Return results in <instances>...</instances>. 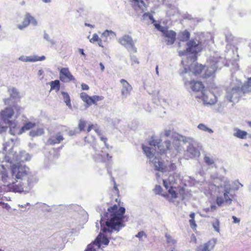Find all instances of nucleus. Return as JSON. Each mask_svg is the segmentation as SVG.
Returning <instances> with one entry per match:
<instances>
[{
	"instance_id": "1",
	"label": "nucleus",
	"mask_w": 251,
	"mask_h": 251,
	"mask_svg": "<svg viewBox=\"0 0 251 251\" xmlns=\"http://www.w3.org/2000/svg\"><path fill=\"white\" fill-rule=\"evenodd\" d=\"M125 213L126 209L120 206L119 202L108 207L105 215L106 221L101 220L100 222L101 230L103 232H111L113 230L119 231L125 226Z\"/></svg>"
},
{
	"instance_id": "2",
	"label": "nucleus",
	"mask_w": 251,
	"mask_h": 251,
	"mask_svg": "<svg viewBox=\"0 0 251 251\" xmlns=\"http://www.w3.org/2000/svg\"><path fill=\"white\" fill-rule=\"evenodd\" d=\"M176 183V180L173 175L169 176L167 179L163 180V186L167 190V192L164 193L163 197L170 202H173L177 198L184 200L185 198V189L181 186H174Z\"/></svg>"
},
{
	"instance_id": "3",
	"label": "nucleus",
	"mask_w": 251,
	"mask_h": 251,
	"mask_svg": "<svg viewBox=\"0 0 251 251\" xmlns=\"http://www.w3.org/2000/svg\"><path fill=\"white\" fill-rule=\"evenodd\" d=\"M23 110V108L17 104H14L11 106L6 107L0 112L1 119L4 123L8 125L10 128V132L12 134L15 135V129L17 125L15 121L10 120L15 114L16 117L19 116Z\"/></svg>"
},
{
	"instance_id": "4",
	"label": "nucleus",
	"mask_w": 251,
	"mask_h": 251,
	"mask_svg": "<svg viewBox=\"0 0 251 251\" xmlns=\"http://www.w3.org/2000/svg\"><path fill=\"white\" fill-rule=\"evenodd\" d=\"M241 92H242V90L239 85H235L231 83L226 89V98L229 102L238 101Z\"/></svg>"
},
{
	"instance_id": "5",
	"label": "nucleus",
	"mask_w": 251,
	"mask_h": 251,
	"mask_svg": "<svg viewBox=\"0 0 251 251\" xmlns=\"http://www.w3.org/2000/svg\"><path fill=\"white\" fill-rule=\"evenodd\" d=\"M201 50L202 47L201 43L199 41L191 39L187 42V48L185 52L196 55Z\"/></svg>"
},
{
	"instance_id": "6",
	"label": "nucleus",
	"mask_w": 251,
	"mask_h": 251,
	"mask_svg": "<svg viewBox=\"0 0 251 251\" xmlns=\"http://www.w3.org/2000/svg\"><path fill=\"white\" fill-rule=\"evenodd\" d=\"M184 85L189 86L191 90L194 92H200L201 94L205 91V87L204 84L201 81L191 80L186 81Z\"/></svg>"
},
{
	"instance_id": "7",
	"label": "nucleus",
	"mask_w": 251,
	"mask_h": 251,
	"mask_svg": "<svg viewBox=\"0 0 251 251\" xmlns=\"http://www.w3.org/2000/svg\"><path fill=\"white\" fill-rule=\"evenodd\" d=\"M196 98L201 99L205 105H213L217 101L216 96L211 92L205 93V92H203L201 96H197Z\"/></svg>"
},
{
	"instance_id": "8",
	"label": "nucleus",
	"mask_w": 251,
	"mask_h": 251,
	"mask_svg": "<svg viewBox=\"0 0 251 251\" xmlns=\"http://www.w3.org/2000/svg\"><path fill=\"white\" fill-rule=\"evenodd\" d=\"M12 176L17 179H22L27 175L26 169L25 166L14 164L11 167Z\"/></svg>"
},
{
	"instance_id": "9",
	"label": "nucleus",
	"mask_w": 251,
	"mask_h": 251,
	"mask_svg": "<svg viewBox=\"0 0 251 251\" xmlns=\"http://www.w3.org/2000/svg\"><path fill=\"white\" fill-rule=\"evenodd\" d=\"M162 36L167 45H173L176 39V33L173 30H169L168 27L162 34Z\"/></svg>"
},
{
	"instance_id": "10",
	"label": "nucleus",
	"mask_w": 251,
	"mask_h": 251,
	"mask_svg": "<svg viewBox=\"0 0 251 251\" xmlns=\"http://www.w3.org/2000/svg\"><path fill=\"white\" fill-rule=\"evenodd\" d=\"M59 79L63 82L75 81V79L68 68H62L59 73Z\"/></svg>"
},
{
	"instance_id": "11",
	"label": "nucleus",
	"mask_w": 251,
	"mask_h": 251,
	"mask_svg": "<svg viewBox=\"0 0 251 251\" xmlns=\"http://www.w3.org/2000/svg\"><path fill=\"white\" fill-rule=\"evenodd\" d=\"M230 188H226L224 190L223 196H218L216 198V202L219 206H222L225 202L231 203L232 201L231 198H230Z\"/></svg>"
},
{
	"instance_id": "12",
	"label": "nucleus",
	"mask_w": 251,
	"mask_h": 251,
	"mask_svg": "<svg viewBox=\"0 0 251 251\" xmlns=\"http://www.w3.org/2000/svg\"><path fill=\"white\" fill-rule=\"evenodd\" d=\"M119 42L123 46H125L128 50L136 51V49L134 46V42L132 38L127 35H125L120 38Z\"/></svg>"
},
{
	"instance_id": "13",
	"label": "nucleus",
	"mask_w": 251,
	"mask_h": 251,
	"mask_svg": "<svg viewBox=\"0 0 251 251\" xmlns=\"http://www.w3.org/2000/svg\"><path fill=\"white\" fill-rule=\"evenodd\" d=\"M200 155V152L197 148L194 147L192 145H190L184 154L185 158L186 159H189L191 158H194L196 156H199Z\"/></svg>"
},
{
	"instance_id": "14",
	"label": "nucleus",
	"mask_w": 251,
	"mask_h": 251,
	"mask_svg": "<svg viewBox=\"0 0 251 251\" xmlns=\"http://www.w3.org/2000/svg\"><path fill=\"white\" fill-rule=\"evenodd\" d=\"M112 157L109 153L102 152L94 155L93 159L95 162L108 163L111 160Z\"/></svg>"
},
{
	"instance_id": "15",
	"label": "nucleus",
	"mask_w": 251,
	"mask_h": 251,
	"mask_svg": "<svg viewBox=\"0 0 251 251\" xmlns=\"http://www.w3.org/2000/svg\"><path fill=\"white\" fill-rule=\"evenodd\" d=\"M30 23L32 24L33 25H36L37 22L29 13H27L25 14V18L22 22V24L18 25V27L19 29L22 30L24 28L27 27Z\"/></svg>"
},
{
	"instance_id": "16",
	"label": "nucleus",
	"mask_w": 251,
	"mask_h": 251,
	"mask_svg": "<svg viewBox=\"0 0 251 251\" xmlns=\"http://www.w3.org/2000/svg\"><path fill=\"white\" fill-rule=\"evenodd\" d=\"M120 82L122 85L123 88L121 90L122 95L125 97H126L130 93L132 90V87L129 83L124 79L120 80Z\"/></svg>"
},
{
	"instance_id": "17",
	"label": "nucleus",
	"mask_w": 251,
	"mask_h": 251,
	"mask_svg": "<svg viewBox=\"0 0 251 251\" xmlns=\"http://www.w3.org/2000/svg\"><path fill=\"white\" fill-rule=\"evenodd\" d=\"M21 188L20 186L16 185L15 183H12L7 184V185H3V188L0 187V193L3 190L4 191H13L19 192L20 191Z\"/></svg>"
},
{
	"instance_id": "18",
	"label": "nucleus",
	"mask_w": 251,
	"mask_h": 251,
	"mask_svg": "<svg viewBox=\"0 0 251 251\" xmlns=\"http://www.w3.org/2000/svg\"><path fill=\"white\" fill-rule=\"evenodd\" d=\"M205 66L196 63L191 64L189 67V70L195 75L201 74L204 70Z\"/></svg>"
},
{
	"instance_id": "19",
	"label": "nucleus",
	"mask_w": 251,
	"mask_h": 251,
	"mask_svg": "<svg viewBox=\"0 0 251 251\" xmlns=\"http://www.w3.org/2000/svg\"><path fill=\"white\" fill-rule=\"evenodd\" d=\"M165 143L166 145L167 148H166V149H164V150H162L161 149H160L161 147V145H159V143H158L157 142V141H156L155 140H151L149 142V145L151 147H154V150L156 149V147L157 146L158 147V148L159 149L160 153L161 154H162V153H165L166 151L167 150L169 149V146L170 145L171 142L170 141L168 140V141H165Z\"/></svg>"
},
{
	"instance_id": "20",
	"label": "nucleus",
	"mask_w": 251,
	"mask_h": 251,
	"mask_svg": "<svg viewBox=\"0 0 251 251\" xmlns=\"http://www.w3.org/2000/svg\"><path fill=\"white\" fill-rule=\"evenodd\" d=\"M217 68L218 66H217L215 64L211 65V66L208 67L206 70L205 71V72L202 75V77L206 78L213 76L216 71Z\"/></svg>"
},
{
	"instance_id": "21",
	"label": "nucleus",
	"mask_w": 251,
	"mask_h": 251,
	"mask_svg": "<svg viewBox=\"0 0 251 251\" xmlns=\"http://www.w3.org/2000/svg\"><path fill=\"white\" fill-rule=\"evenodd\" d=\"M64 140V138L60 133L55 136H52L49 138L47 141L48 144L50 145H54L56 144H59Z\"/></svg>"
},
{
	"instance_id": "22",
	"label": "nucleus",
	"mask_w": 251,
	"mask_h": 251,
	"mask_svg": "<svg viewBox=\"0 0 251 251\" xmlns=\"http://www.w3.org/2000/svg\"><path fill=\"white\" fill-rule=\"evenodd\" d=\"M96 242V245H98L99 247H100L101 244L107 245L109 242V241L105 235L100 233L96 239L95 241H94V243Z\"/></svg>"
},
{
	"instance_id": "23",
	"label": "nucleus",
	"mask_w": 251,
	"mask_h": 251,
	"mask_svg": "<svg viewBox=\"0 0 251 251\" xmlns=\"http://www.w3.org/2000/svg\"><path fill=\"white\" fill-rule=\"evenodd\" d=\"M80 98L85 103L86 106L89 107L92 104V97L89 96L86 93L82 92L80 94Z\"/></svg>"
},
{
	"instance_id": "24",
	"label": "nucleus",
	"mask_w": 251,
	"mask_h": 251,
	"mask_svg": "<svg viewBox=\"0 0 251 251\" xmlns=\"http://www.w3.org/2000/svg\"><path fill=\"white\" fill-rule=\"evenodd\" d=\"M36 126V124L31 122H27L24 124V126L21 127L20 130L17 133L18 134H21L26 130H29L34 128Z\"/></svg>"
},
{
	"instance_id": "25",
	"label": "nucleus",
	"mask_w": 251,
	"mask_h": 251,
	"mask_svg": "<svg viewBox=\"0 0 251 251\" xmlns=\"http://www.w3.org/2000/svg\"><path fill=\"white\" fill-rule=\"evenodd\" d=\"M213 248L214 245L210 241H208L203 246H199L197 249V251H210Z\"/></svg>"
},
{
	"instance_id": "26",
	"label": "nucleus",
	"mask_w": 251,
	"mask_h": 251,
	"mask_svg": "<svg viewBox=\"0 0 251 251\" xmlns=\"http://www.w3.org/2000/svg\"><path fill=\"white\" fill-rule=\"evenodd\" d=\"M243 93L251 91V77L249 78L248 80L241 87Z\"/></svg>"
},
{
	"instance_id": "27",
	"label": "nucleus",
	"mask_w": 251,
	"mask_h": 251,
	"mask_svg": "<svg viewBox=\"0 0 251 251\" xmlns=\"http://www.w3.org/2000/svg\"><path fill=\"white\" fill-rule=\"evenodd\" d=\"M179 40L182 42L187 41L190 37V34L189 31L185 30L179 33Z\"/></svg>"
},
{
	"instance_id": "28",
	"label": "nucleus",
	"mask_w": 251,
	"mask_h": 251,
	"mask_svg": "<svg viewBox=\"0 0 251 251\" xmlns=\"http://www.w3.org/2000/svg\"><path fill=\"white\" fill-rule=\"evenodd\" d=\"M50 86V91L55 90L56 92H58L60 88V83L59 80H55L51 81L49 83Z\"/></svg>"
},
{
	"instance_id": "29",
	"label": "nucleus",
	"mask_w": 251,
	"mask_h": 251,
	"mask_svg": "<svg viewBox=\"0 0 251 251\" xmlns=\"http://www.w3.org/2000/svg\"><path fill=\"white\" fill-rule=\"evenodd\" d=\"M154 165L155 170L157 171L163 172L166 170V167L164 165L163 162L160 160H158L157 162L155 161Z\"/></svg>"
},
{
	"instance_id": "30",
	"label": "nucleus",
	"mask_w": 251,
	"mask_h": 251,
	"mask_svg": "<svg viewBox=\"0 0 251 251\" xmlns=\"http://www.w3.org/2000/svg\"><path fill=\"white\" fill-rule=\"evenodd\" d=\"M134 2V6L135 7L139 8L140 9L144 10L147 7V4L145 3L143 0H132Z\"/></svg>"
},
{
	"instance_id": "31",
	"label": "nucleus",
	"mask_w": 251,
	"mask_h": 251,
	"mask_svg": "<svg viewBox=\"0 0 251 251\" xmlns=\"http://www.w3.org/2000/svg\"><path fill=\"white\" fill-rule=\"evenodd\" d=\"M247 134L246 131L236 129V132L234 133V136L240 139H245Z\"/></svg>"
},
{
	"instance_id": "32",
	"label": "nucleus",
	"mask_w": 251,
	"mask_h": 251,
	"mask_svg": "<svg viewBox=\"0 0 251 251\" xmlns=\"http://www.w3.org/2000/svg\"><path fill=\"white\" fill-rule=\"evenodd\" d=\"M44 133V130L43 128H38L36 130H32L30 131L29 134L32 137L39 136Z\"/></svg>"
},
{
	"instance_id": "33",
	"label": "nucleus",
	"mask_w": 251,
	"mask_h": 251,
	"mask_svg": "<svg viewBox=\"0 0 251 251\" xmlns=\"http://www.w3.org/2000/svg\"><path fill=\"white\" fill-rule=\"evenodd\" d=\"M189 216L191 218L189 220V223H190V226L194 230H195L197 227V225L195 220V213L192 212L191 213H190Z\"/></svg>"
},
{
	"instance_id": "34",
	"label": "nucleus",
	"mask_w": 251,
	"mask_h": 251,
	"mask_svg": "<svg viewBox=\"0 0 251 251\" xmlns=\"http://www.w3.org/2000/svg\"><path fill=\"white\" fill-rule=\"evenodd\" d=\"M61 94L63 96V100L64 102L66 103V105L70 108H71V102L70 96L69 94L65 92H62Z\"/></svg>"
},
{
	"instance_id": "35",
	"label": "nucleus",
	"mask_w": 251,
	"mask_h": 251,
	"mask_svg": "<svg viewBox=\"0 0 251 251\" xmlns=\"http://www.w3.org/2000/svg\"><path fill=\"white\" fill-rule=\"evenodd\" d=\"M92 129L95 130L98 135L100 136L101 135V130L97 126V125L96 126L93 124L89 125L86 129L87 132H89Z\"/></svg>"
},
{
	"instance_id": "36",
	"label": "nucleus",
	"mask_w": 251,
	"mask_h": 251,
	"mask_svg": "<svg viewBox=\"0 0 251 251\" xmlns=\"http://www.w3.org/2000/svg\"><path fill=\"white\" fill-rule=\"evenodd\" d=\"M14 143L13 139H10V140L6 142L3 145V151H6L8 149V148H9V149H12L14 147Z\"/></svg>"
},
{
	"instance_id": "37",
	"label": "nucleus",
	"mask_w": 251,
	"mask_h": 251,
	"mask_svg": "<svg viewBox=\"0 0 251 251\" xmlns=\"http://www.w3.org/2000/svg\"><path fill=\"white\" fill-rule=\"evenodd\" d=\"M142 149L146 155V156L149 158H151L153 156V153L151 151V148L146 146L144 145H142Z\"/></svg>"
},
{
	"instance_id": "38",
	"label": "nucleus",
	"mask_w": 251,
	"mask_h": 251,
	"mask_svg": "<svg viewBox=\"0 0 251 251\" xmlns=\"http://www.w3.org/2000/svg\"><path fill=\"white\" fill-rule=\"evenodd\" d=\"M45 57L44 55L40 57L38 56H33L32 57H28L25 59V61L29 62H36L38 61H42L45 60Z\"/></svg>"
},
{
	"instance_id": "39",
	"label": "nucleus",
	"mask_w": 251,
	"mask_h": 251,
	"mask_svg": "<svg viewBox=\"0 0 251 251\" xmlns=\"http://www.w3.org/2000/svg\"><path fill=\"white\" fill-rule=\"evenodd\" d=\"M198 128L201 130L207 132L209 133H212L213 132V130L211 128L208 127L206 125L203 124H200L198 126Z\"/></svg>"
},
{
	"instance_id": "40",
	"label": "nucleus",
	"mask_w": 251,
	"mask_h": 251,
	"mask_svg": "<svg viewBox=\"0 0 251 251\" xmlns=\"http://www.w3.org/2000/svg\"><path fill=\"white\" fill-rule=\"evenodd\" d=\"M104 97L101 96L94 95L92 97V104L97 105V102L99 101L103 100Z\"/></svg>"
},
{
	"instance_id": "41",
	"label": "nucleus",
	"mask_w": 251,
	"mask_h": 251,
	"mask_svg": "<svg viewBox=\"0 0 251 251\" xmlns=\"http://www.w3.org/2000/svg\"><path fill=\"white\" fill-rule=\"evenodd\" d=\"M87 123L86 121L83 120H80L78 122V128L80 131L85 130V128L86 126Z\"/></svg>"
},
{
	"instance_id": "42",
	"label": "nucleus",
	"mask_w": 251,
	"mask_h": 251,
	"mask_svg": "<svg viewBox=\"0 0 251 251\" xmlns=\"http://www.w3.org/2000/svg\"><path fill=\"white\" fill-rule=\"evenodd\" d=\"M154 192L157 195H161L163 197L164 193H163V189L160 185H156L154 189Z\"/></svg>"
},
{
	"instance_id": "43",
	"label": "nucleus",
	"mask_w": 251,
	"mask_h": 251,
	"mask_svg": "<svg viewBox=\"0 0 251 251\" xmlns=\"http://www.w3.org/2000/svg\"><path fill=\"white\" fill-rule=\"evenodd\" d=\"M212 226L215 230L217 231H220V221L218 219H215L212 222Z\"/></svg>"
},
{
	"instance_id": "44",
	"label": "nucleus",
	"mask_w": 251,
	"mask_h": 251,
	"mask_svg": "<svg viewBox=\"0 0 251 251\" xmlns=\"http://www.w3.org/2000/svg\"><path fill=\"white\" fill-rule=\"evenodd\" d=\"M0 175L1 180L4 182H6L8 179V176L7 172L4 169L3 171L1 172Z\"/></svg>"
},
{
	"instance_id": "45",
	"label": "nucleus",
	"mask_w": 251,
	"mask_h": 251,
	"mask_svg": "<svg viewBox=\"0 0 251 251\" xmlns=\"http://www.w3.org/2000/svg\"><path fill=\"white\" fill-rule=\"evenodd\" d=\"M165 236L168 243L171 244L172 245H175L176 243V241L175 240L173 239L169 235L166 234Z\"/></svg>"
},
{
	"instance_id": "46",
	"label": "nucleus",
	"mask_w": 251,
	"mask_h": 251,
	"mask_svg": "<svg viewBox=\"0 0 251 251\" xmlns=\"http://www.w3.org/2000/svg\"><path fill=\"white\" fill-rule=\"evenodd\" d=\"M154 25L158 30L161 32L162 34L168 28L167 27L161 26L159 24H155Z\"/></svg>"
},
{
	"instance_id": "47",
	"label": "nucleus",
	"mask_w": 251,
	"mask_h": 251,
	"mask_svg": "<svg viewBox=\"0 0 251 251\" xmlns=\"http://www.w3.org/2000/svg\"><path fill=\"white\" fill-rule=\"evenodd\" d=\"M205 162L208 165H212L214 163L213 160L209 156H205L204 157Z\"/></svg>"
},
{
	"instance_id": "48",
	"label": "nucleus",
	"mask_w": 251,
	"mask_h": 251,
	"mask_svg": "<svg viewBox=\"0 0 251 251\" xmlns=\"http://www.w3.org/2000/svg\"><path fill=\"white\" fill-rule=\"evenodd\" d=\"M99 40L101 42V41L99 39V36L96 33H95L93 34L92 38L90 40V41L91 43H94Z\"/></svg>"
},
{
	"instance_id": "49",
	"label": "nucleus",
	"mask_w": 251,
	"mask_h": 251,
	"mask_svg": "<svg viewBox=\"0 0 251 251\" xmlns=\"http://www.w3.org/2000/svg\"><path fill=\"white\" fill-rule=\"evenodd\" d=\"M94 244L96 245V242L95 243L94 242L93 244L88 245L85 251H96V249L94 247Z\"/></svg>"
},
{
	"instance_id": "50",
	"label": "nucleus",
	"mask_w": 251,
	"mask_h": 251,
	"mask_svg": "<svg viewBox=\"0 0 251 251\" xmlns=\"http://www.w3.org/2000/svg\"><path fill=\"white\" fill-rule=\"evenodd\" d=\"M144 236H146V235L144 231H141L138 233V234L136 235V237L139 238V239H141Z\"/></svg>"
},
{
	"instance_id": "51",
	"label": "nucleus",
	"mask_w": 251,
	"mask_h": 251,
	"mask_svg": "<svg viewBox=\"0 0 251 251\" xmlns=\"http://www.w3.org/2000/svg\"><path fill=\"white\" fill-rule=\"evenodd\" d=\"M143 16H149L150 19H151V21H152L153 22H155V20H154L152 15H151L150 13H145L144 14Z\"/></svg>"
},
{
	"instance_id": "52",
	"label": "nucleus",
	"mask_w": 251,
	"mask_h": 251,
	"mask_svg": "<svg viewBox=\"0 0 251 251\" xmlns=\"http://www.w3.org/2000/svg\"><path fill=\"white\" fill-rule=\"evenodd\" d=\"M81 86L82 89L83 90H88L89 89V86L85 83H82L81 85Z\"/></svg>"
},
{
	"instance_id": "53",
	"label": "nucleus",
	"mask_w": 251,
	"mask_h": 251,
	"mask_svg": "<svg viewBox=\"0 0 251 251\" xmlns=\"http://www.w3.org/2000/svg\"><path fill=\"white\" fill-rule=\"evenodd\" d=\"M7 126H2L0 124V133H1L2 132H4L5 131H6V129H7Z\"/></svg>"
},
{
	"instance_id": "54",
	"label": "nucleus",
	"mask_w": 251,
	"mask_h": 251,
	"mask_svg": "<svg viewBox=\"0 0 251 251\" xmlns=\"http://www.w3.org/2000/svg\"><path fill=\"white\" fill-rule=\"evenodd\" d=\"M232 219L233 220V223L235 224L239 223L240 220L239 218H237L236 217L233 216Z\"/></svg>"
},
{
	"instance_id": "55",
	"label": "nucleus",
	"mask_w": 251,
	"mask_h": 251,
	"mask_svg": "<svg viewBox=\"0 0 251 251\" xmlns=\"http://www.w3.org/2000/svg\"><path fill=\"white\" fill-rule=\"evenodd\" d=\"M100 140L104 142V143L105 146H107V144H106V142L107 141V138L101 136L100 137Z\"/></svg>"
},
{
	"instance_id": "56",
	"label": "nucleus",
	"mask_w": 251,
	"mask_h": 251,
	"mask_svg": "<svg viewBox=\"0 0 251 251\" xmlns=\"http://www.w3.org/2000/svg\"><path fill=\"white\" fill-rule=\"evenodd\" d=\"M170 170L174 171L176 169V167L174 163H171L170 165Z\"/></svg>"
},
{
	"instance_id": "57",
	"label": "nucleus",
	"mask_w": 251,
	"mask_h": 251,
	"mask_svg": "<svg viewBox=\"0 0 251 251\" xmlns=\"http://www.w3.org/2000/svg\"><path fill=\"white\" fill-rule=\"evenodd\" d=\"M164 134L167 137L170 136V135L171 134V130H168L165 131Z\"/></svg>"
},
{
	"instance_id": "58",
	"label": "nucleus",
	"mask_w": 251,
	"mask_h": 251,
	"mask_svg": "<svg viewBox=\"0 0 251 251\" xmlns=\"http://www.w3.org/2000/svg\"><path fill=\"white\" fill-rule=\"evenodd\" d=\"M100 70L102 72H103L104 70V65H103V64L102 63H100Z\"/></svg>"
},
{
	"instance_id": "59",
	"label": "nucleus",
	"mask_w": 251,
	"mask_h": 251,
	"mask_svg": "<svg viewBox=\"0 0 251 251\" xmlns=\"http://www.w3.org/2000/svg\"><path fill=\"white\" fill-rule=\"evenodd\" d=\"M79 52L80 54H81L82 55H84V56H85V54L84 52V50L83 49H79Z\"/></svg>"
},
{
	"instance_id": "60",
	"label": "nucleus",
	"mask_w": 251,
	"mask_h": 251,
	"mask_svg": "<svg viewBox=\"0 0 251 251\" xmlns=\"http://www.w3.org/2000/svg\"><path fill=\"white\" fill-rule=\"evenodd\" d=\"M216 207L215 205H212L211 206V210H214L216 209Z\"/></svg>"
},
{
	"instance_id": "61",
	"label": "nucleus",
	"mask_w": 251,
	"mask_h": 251,
	"mask_svg": "<svg viewBox=\"0 0 251 251\" xmlns=\"http://www.w3.org/2000/svg\"><path fill=\"white\" fill-rule=\"evenodd\" d=\"M156 74L158 75V66L157 65L155 68Z\"/></svg>"
},
{
	"instance_id": "62",
	"label": "nucleus",
	"mask_w": 251,
	"mask_h": 251,
	"mask_svg": "<svg viewBox=\"0 0 251 251\" xmlns=\"http://www.w3.org/2000/svg\"><path fill=\"white\" fill-rule=\"evenodd\" d=\"M114 188L116 191H118L117 186H116V184L114 185Z\"/></svg>"
},
{
	"instance_id": "63",
	"label": "nucleus",
	"mask_w": 251,
	"mask_h": 251,
	"mask_svg": "<svg viewBox=\"0 0 251 251\" xmlns=\"http://www.w3.org/2000/svg\"><path fill=\"white\" fill-rule=\"evenodd\" d=\"M193 237L194 238V242L196 243L197 240H196V237L195 236L194 234H193Z\"/></svg>"
},
{
	"instance_id": "64",
	"label": "nucleus",
	"mask_w": 251,
	"mask_h": 251,
	"mask_svg": "<svg viewBox=\"0 0 251 251\" xmlns=\"http://www.w3.org/2000/svg\"><path fill=\"white\" fill-rule=\"evenodd\" d=\"M85 25L87 26H88L92 27V26L91 25H90V24H85Z\"/></svg>"
}]
</instances>
